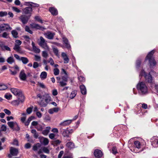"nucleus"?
I'll use <instances>...</instances> for the list:
<instances>
[{
  "instance_id": "f257e3e1",
  "label": "nucleus",
  "mask_w": 158,
  "mask_h": 158,
  "mask_svg": "<svg viewBox=\"0 0 158 158\" xmlns=\"http://www.w3.org/2000/svg\"><path fill=\"white\" fill-rule=\"evenodd\" d=\"M139 93L141 95L146 94L148 93V88L145 83L143 82H139L136 85Z\"/></svg>"
},
{
  "instance_id": "f03ea898",
  "label": "nucleus",
  "mask_w": 158,
  "mask_h": 158,
  "mask_svg": "<svg viewBox=\"0 0 158 158\" xmlns=\"http://www.w3.org/2000/svg\"><path fill=\"white\" fill-rule=\"evenodd\" d=\"M154 52V50H152L149 53L145 58V61L147 60L149 61L150 68H153L156 64V62L153 56Z\"/></svg>"
},
{
  "instance_id": "7ed1b4c3",
  "label": "nucleus",
  "mask_w": 158,
  "mask_h": 158,
  "mask_svg": "<svg viewBox=\"0 0 158 158\" xmlns=\"http://www.w3.org/2000/svg\"><path fill=\"white\" fill-rule=\"evenodd\" d=\"M11 92L15 96H18L19 100L21 102H23L24 100V96L22 94V91L17 89L12 88L10 89Z\"/></svg>"
},
{
  "instance_id": "20e7f679",
  "label": "nucleus",
  "mask_w": 158,
  "mask_h": 158,
  "mask_svg": "<svg viewBox=\"0 0 158 158\" xmlns=\"http://www.w3.org/2000/svg\"><path fill=\"white\" fill-rule=\"evenodd\" d=\"M154 73V71L151 70L150 72L147 75L146 74V72L144 71V70H142L140 73L139 76H144L145 79L146 81L148 83L151 84L152 83V76L151 75V73Z\"/></svg>"
},
{
  "instance_id": "39448f33",
  "label": "nucleus",
  "mask_w": 158,
  "mask_h": 158,
  "mask_svg": "<svg viewBox=\"0 0 158 158\" xmlns=\"http://www.w3.org/2000/svg\"><path fill=\"white\" fill-rule=\"evenodd\" d=\"M50 101V97L47 96H43L42 99L40 102L39 104L42 107H46Z\"/></svg>"
},
{
  "instance_id": "423d86ee",
  "label": "nucleus",
  "mask_w": 158,
  "mask_h": 158,
  "mask_svg": "<svg viewBox=\"0 0 158 158\" xmlns=\"http://www.w3.org/2000/svg\"><path fill=\"white\" fill-rule=\"evenodd\" d=\"M12 29V27L8 24L3 23L0 25V31H8Z\"/></svg>"
},
{
  "instance_id": "0eeeda50",
  "label": "nucleus",
  "mask_w": 158,
  "mask_h": 158,
  "mask_svg": "<svg viewBox=\"0 0 158 158\" xmlns=\"http://www.w3.org/2000/svg\"><path fill=\"white\" fill-rule=\"evenodd\" d=\"M32 11V9L31 7H27L23 9V13L25 15H28L29 17L31 16Z\"/></svg>"
},
{
  "instance_id": "6e6552de",
  "label": "nucleus",
  "mask_w": 158,
  "mask_h": 158,
  "mask_svg": "<svg viewBox=\"0 0 158 158\" xmlns=\"http://www.w3.org/2000/svg\"><path fill=\"white\" fill-rule=\"evenodd\" d=\"M29 18L30 17L28 16L22 15L19 17V19L22 23L24 24L27 23Z\"/></svg>"
},
{
  "instance_id": "1a4fd4ad",
  "label": "nucleus",
  "mask_w": 158,
  "mask_h": 158,
  "mask_svg": "<svg viewBox=\"0 0 158 158\" xmlns=\"http://www.w3.org/2000/svg\"><path fill=\"white\" fill-rule=\"evenodd\" d=\"M40 41L39 42V44L42 48L45 49L48 48L47 45V44L45 42V39L42 36H40Z\"/></svg>"
},
{
  "instance_id": "9d476101",
  "label": "nucleus",
  "mask_w": 158,
  "mask_h": 158,
  "mask_svg": "<svg viewBox=\"0 0 158 158\" xmlns=\"http://www.w3.org/2000/svg\"><path fill=\"white\" fill-rule=\"evenodd\" d=\"M72 130L69 131L67 130H64L62 128H61L60 131L64 137H68L70 133H71Z\"/></svg>"
},
{
  "instance_id": "9b49d317",
  "label": "nucleus",
  "mask_w": 158,
  "mask_h": 158,
  "mask_svg": "<svg viewBox=\"0 0 158 158\" xmlns=\"http://www.w3.org/2000/svg\"><path fill=\"white\" fill-rule=\"evenodd\" d=\"M94 155L96 157L100 158L102 157L103 153L102 151L99 149H96L94 152Z\"/></svg>"
},
{
  "instance_id": "f8f14e48",
  "label": "nucleus",
  "mask_w": 158,
  "mask_h": 158,
  "mask_svg": "<svg viewBox=\"0 0 158 158\" xmlns=\"http://www.w3.org/2000/svg\"><path fill=\"white\" fill-rule=\"evenodd\" d=\"M10 154L13 156H16L19 153V151L18 149L13 147L10 148Z\"/></svg>"
},
{
  "instance_id": "ddd939ff",
  "label": "nucleus",
  "mask_w": 158,
  "mask_h": 158,
  "mask_svg": "<svg viewBox=\"0 0 158 158\" xmlns=\"http://www.w3.org/2000/svg\"><path fill=\"white\" fill-rule=\"evenodd\" d=\"M31 27L32 28H35L38 30H42L45 29L43 27L40 26L37 24L32 23L30 25Z\"/></svg>"
},
{
  "instance_id": "4468645a",
  "label": "nucleus",
  "mask_w": 158,
  "mask_h": 158,
  "mask_svg": "<svg viewBox=\"0 0 158 158\" xmlns=\"http://www.w3.org/2000/svg\"><path fill=\"white\" fill-rule=\"evenodd\" d=\"M19 77L20 79L23 81H25L26 80L27 76L24 70H23L21 71L19 74Z\"/></svg>"
},
{
  "instance_id": "2eb2a0df",
  "label": "nucleus",
  "mask_w": 158,
  "mask_h": 158,
  "mask_svg": "<svg viewBox=\"0 0 158 158\" xmlns=\"http://www.w3.org/2000/svg\"><path fill=\"white\" fill-rule=\"evenodd\" d=\"M49 10L53 15L56 16L58 14V12L57 9L54 7H50L49 9Z\"/></svg>"
},
{
  "instance_id": "dca6fc26",
  "label": "nucleus",
  "mask_w": 158,
  "mask_h": 158,
  "mask_svg": "<svg viewBox=\"0 0 158 158\" xmlns=\"http://www.w3.org/2000/svg\"><path fill=\"white\" fill-rule=\"evenodd\" d=\"M54 35V33L50 32H47L44 34L45 37L50 40H52L53 39Z\"/></svg>"
},
{
  "instance_id": "f3484780",
  "label": "nucleus",
  "mask_w": 158,
  "mask_h": 158,
  "mask_svg": "<svg viewBox=\"0 0 158 158\" xmlns=\"http://www.w3.org/2000/svg\"><path fill=\"white\" fill-rule=\"evenodd\" d=\"M61 56L64 60V64L68 63L69 62V59L66 54L64 52H62Z\"/></svg>"
},
{
  "instance_id": "a211bd4d",
  "label": "nucleus",
  "mask_w": 158,
  "mask_h": 158,
  "mask_svg": "<svg viewBox=\"0 0 158 158\" xmlns=\"http://www.w3.org/2000/svg\"><path fill=\"white\" fill-rule=\"evenodd\" d=\"M25 3L26 5L28 6V4H29V6L32 7H38L39 6V5L38 4L32 2H25Z\"/></svg>"
},
{
  "instance_id": "6ab92c4d",
  "label": "nucleus",
  "mask_w": 158,
  "mask_h": 158,
  "mask_svg": "<svg viewBox=\"0 0 158 158\" xmlns=\"http://www.w3.org/2000/svg\"><path fill=\"white\" fill-rule=\"evenodd\" d=\"M63 41L64 44H65L66 48H70V46L68 40L65 37H63Z\"/></svg>"
},
{
  "instance_id": "aec40b11",
  "label": "nucleus",
  "mask_w": 158,
  "mask_h": 158,
  "mask_svg": "<svg viewBox=\"0 0 158 158\" xmlns=\"http://www.w3.org/2000/svg\"><path fill=\"white\" fill-rule=\"evenodd\" d=\"M72 120H66L60 123V125L62 126H65L69 125L72 122Z\"/></svg>"
},
{
  "instance_id": "412c9836",
  "label": "nucleus",
  "mask_w": 158,
  "mask_h": 158,
  "mask_svg": "<svg viewBox=\"0 0 158 158\" xmlns=\"http://www.w3.org/2000/svg\"><path fill=\"white\" fill-rule=\"evenodd\" d=\"M81 92L82 94L85 95L86 94V90L85 86L83 85H81L80 86Z\"/></svg>"
},
{
  "instance_id": "4be33fe9",
  "label": "nucleus",
  "mask_w": 158,
  "mask_h": 158,
  "mask_svg": "<svg viewBox=\"0 0 158 158\" xmlns=\"http://www.w3.org/2000/svg\"><path fill=\"white\" fill-rule=\"evenodd\" d=\"M51 129V127H47L46 128V129L43 130L42 133L44 135H47L48 133L49 132V131Z\"/></svg>"
},
{
  "instance_id": "5701e85b",
  "label": "nucleus",
  "mask_w": 158,
  "mask_h": 158,
  "mask_svg": "<svg viewBox=\"0 0 158 158\" xmlns=\"http://www.w3.org/2000/svg\"><path fill=\"white\" fill-rule=\"evenodd\" d=\"M16 123L15 122H9L7 123V124L11 129L13 130Z\"/></svg>"
},
{
  "instance_id": "b1692460",
  "label": "nucleus",
  "mask_w": 158,
  "mask_h": 158,
  "mask_svg": "<svg viewBox=\"0 0 158 158\" xmlns=\"http://www.w3.org/2000/svg\"><path fill=\"white\" fill-rule=\"evenodd\" d=\"M40 147L41 145L39 143H37L33 146L32 149L35 151H37Z\"/></svg>"
},
{
  "instance_id": "393cba45",
  "label": "nucleus",
  "mask_w": 158,
  "mask_h": 158,
  "mask_svg": "<svg viewBox=\"0 0 158 158\" xmlns=\"http://www.w3.org/2000/svg\"><path fill=\"white\" fill-rule=\"evenodd\" d=\"M31 133L34 134V137L35 139H37L39 137V135L35 129H32L31 130Z\"/></svg>"
},
{
  "instance_id": "a878e982",
  "label": "nucleus",
  "mask_w": 158,
  "mask_h": 158,
  "mask_svg": "<svg viewBox=\"0 0 158 158\" xmlns=\"http://www.w3.org/2000/svg\"><path fill=\"white\" fill-rule=\"evenodd\" d=\"M20 60H21L23 63L24 64H27L29 62L28 59L27 58L24 57H21Z\"/></svg>"
},
{
  "instance_id": "bb28decb",
  "label": "nucleus",
  "mask_w": 158,
  "mask_h": 158,
  "mask_svg": "<svg viewBox=\"0 0 158 158\" xmlns=\"http://www.w3.org/2000/svg\"><path fill=\"white\" fill-rule=\"evenodd\" d=\"M61 142V141L59 139L55 140L52 142V144L54 146H57L60 144Z\"/></svg>"
},
{
  "instance_id": "cd10ccee",
  "label": "nucleus",
  "mask_w": 158,
  "mask_h": 158,
  "mask_svg": "<svg viewBox=\"0 0 158 158\" xmlns=\"http://www.w3.org/2000/svg\"><path fill=\"white\" fill-rule=\"evenodd\" d=\"M34 118V117L32 116H31L29 118L27 121L25 122V126H28L29 125L30 122Z\"/></svg>"
},
{
  "instance_id": "c85d7f7f",
  "label": "nucleus",
  "mask_w": 158,
  "mask_h": 158,
  "mask_svg": "<svg viewBox=\"0 0 158 158\" xmlns=\"http://www.w3.org/2000/svg\"><path fill=\"white\" fill-rule=\"evenodd\" d=\"M14 61V58L12 56L8 57L7 59V62L10 64H12Z\"/></svg>"
},
{
  "instance_id": "c756f323",
  "label": "nucleus",
  "mask_w": 158,
  "mask_h": 158,
  "mask_svg": "<svg viewBox=\"0 0 158 158\" xmlns=\"http://www.w3.org/2000/svg\"><path fill=\"white\" fill-rule=\"evenodd\" d=\"M11 34L15 38H17L18 37V33L15 30H13L11 31Z\"/></svg>"
},
{
  "instance_id": "7c9ffc66",
  "label": "nucleus",
  "mask_w": 158,
  "mask_h": 158,
  "mask_svg": "<svg viewBox=\"0 0 158 158\" xmlns=\"http://www.w3.org/2000/svg\"><path fill=\"white\" fill-rule=\"evenodd\" d=\"M47 76V73L45 72H42L40 75V77L41 78L44 79L46 78Z\"/></svg>"
},
{
  "instance_id": "2f4dec72",
  "label": "nucleus",
  "mask_w": 158,
  "mask_h": 158,
  "mask_svg": "<svg viewBox=\"0 0 158 158\" xmlns=\"http://www.w3.org/2000/svg\"><path fill=\"white\" fill-rule=\"evenodd\" d=\"M20 102H21L18 99V100H15L12 101L11 103L14 106H18Z\"/></svg>"
},
{
  "instance_id": "473e14b6",
  "label": "nucleus",
  "mask_w": 158,
  "mask_h": 158,
  "mask_svg": "<svg viewBox=\"0 0 158 158\" xmlns=\"http://www.w3.org/2000/svg\"><path fill=\"white\" fill-rule=\"evenodd\" d=\"M77 94V91L74 90L72 92L70 95V98L72 99Z\"/></svg>"
},
{
  "instance_id": "72a5a7b5",
  "label": "nucleus",
  "mask_w": 158,
  "mask_h": 158,
  "mask_svg": "<svg viewBox=\"0 0 158 158\" xmlns=\"http://www.w3.org/2000/svg\"><path fill=\"white\" fill-rule=\"evenodd\" d=\"M141 60L140 59H138L137 60L136 63V67L137 69H139L140 66Z\"/></svg>"
},
{
  "instance_id": "f704fd0d",
  "label": "nucleus",
  "mask_w": 158,
  "mask_h": 158,
  "mask_svg": "<svg viewBox=\"0 0 158 158\" xmlns=\"http://www.w3.org/2000/svg\"><path fill=\"white\" fill-rule=\"evenodd\" d=\"M1 36L2 38L7 39L9 37V34L6 32H4L1 35Z\"/></svg>"
},
{
  "instance_id": "c9c22d12",
  "label": "nucleus",
  "mask_w": 158,
  "mask_h": 158,
  "mask_svg": "<svg viewBox=\"0 0 158 158\" xmlns=\"http://www.w3.org/2000/svg\"><path fill=\"white\" fill-rule=\"evenodd\" d=\"M134 143L136 148H137L139 149L140 148L141 144L139 141H136L134 142Z\"/></svg>"
},
{
  "instance_id": "e433bc0d",
  "label": "nucleus",
  "mask_w": 158,
  "mask_h": 158,
  "mask_svg": "<svg viewBox=\"0 0 158 158\" xmlns=\"http://www.w3.org/2000/svg\"><path fill=\"white\" fill-rule=\"evenodd\" d=\"M66 145L68 148H73L74 143L71 142H69L66 143Z\"/></svg>"
},
{
  "instance_id": "4c0bfd02",
  "label": "nucleus",
  "mask_w": 158,
  "mask_h": 158,
  "mask_svg": "<svg viewBox=\"0 0 158 158\" xmlns=\"http://www.w3.org/2000/svg\"><path fill=\"white\" fill-rule=\"evenodd\" d=\"M1 48L3 50H6L7 51H10V48L9 47L7 46L4 45L3 44H2L1 46Z\"/></svg>"
},
{
  "instance_id": "58836bf2",
  "label": "nucleus",
  "mask_w": 158,
  "mask_h": 158,
  "mask_svg": "<svg viewBox=\"0 0 158 158\" xmlns=\"http://www.w3.org/2000/svg\"><path fill=\"white\" fill-rule=\"evenodd\" d=\"M42 56L45 59H47L48 56V54L46 51H43L42 52Z\"/></svg>"
},
{
  "instance_id": "ea45409f",
  "label": "nucleus",
  "mask_w": 158,
  "mask_h": 158,
  "mask_svg": "<svg viewBox=\"0 0 158 158\" xmlns=\"http://www.w3.org/2000/svg\"><path fill=\"white\" fill-rule=\"evenodd\" d=\"M7 88V86L4 84H0V90H3Z\"/></svg>"
},
{
  "instance_id": "a19ab883",
  "label": "nucleus",
  "mask_w": 158,
  "mask_h": 158,
  "mask_svg": "<svg viewBox=\"0 0 158 158\" xmlns=\"http://www.w3.org/2000/svg\"><path fill=\"white\" fill-rule=\"evenodd\" d=\"M20 47L19 46L18 44H15L14 46L13 49L18 52H19L20 50Z\"/></svg>"
},
{
  "instance_id": "79ce46f5",
  "label": "nucleus",
  "mask_w": 158,
  "mask_h": 158,
  "mask_svg": "<svg viewBox=\"0 0 158 158\" xmlns=\"http://www.w3.org/2000/svg\"><path fill=\"white\" fill-rule=\"evenodd\" d=\"M12 10L17 13H19L21 12V10L15 6H13L12 7Z\"/></svg>"
},
{
  "instance_id": "37998d69",
  "label": "nucleus",
  "mask_w": 158,
  "mask_h": 158,
  "mask_svg": "<svg viewBox=\"0 0 158 158\" xmlns=\"http://www.w3.org/2000/svg\"><path fill=\"white\" fill-rule=\"evenodd\" d=\"M25 30L26 31H27L31 34L33 33V32L31 30H30L29 27L27 26H26L25 27Z\"/></svg>"
},
{
  "instance_id": "c03bdc74",
  "label": "nucleus",
  "mask_w": 158,
  "mask_h": 158,
  "mask_svg": "<svg viewBox=\"0 0 158 158\" xmlns=\"http://www.w3.org/2000/svg\"><path fill=\"white\" fill-rule=\"evenodd\" d=\"M53 71L54 74L55 76L58 75L60 71L57 68L54 69L53 70Z\"/></svg>"
},
{
  "instance_id": "a18cd8bd",
  "label": "nucleus",
  "mask_w": 158,
  "mask_h": 158,
  "mask_svg": "<svg viewBox=\"0 0 158 158\" xmlns=\"http://www.w3.org/2000/svg\"><path fill=\"white\" fill-rule=\"evenodd\" d=\"M7 15V13L6 11H1L0 12V17H3L6 16Z\"/></svg>"
},
{
  "instance_id": "49530a36",
  "label": "nucleus",
  "mask_w": 158,
  "mask_h": 158,
  "mask_svg": "<svg viewBox=\"0 0 158 158\" xmlns=\"http://www.w3.org/2000/svg\"><path fill=\"white\" fill-rule=\"evenodd\" d=\"M13 130H15L16 131H19L20 130V128L18 124L16 122L15 125V127L13 129Z\"/></svg>"
},
{
  "instance_id": "de8ad7c7",
  "label": "nucleus",
  "mask_w": 158,
  "mask_h": 158,
  "mask_svg": "<svg viewBox=\"0 0 158 158\" xmlns=\"http://www.w3.org/2000/svg\"><path fill=\"white\" fill-rule=\"evenodd\" d=\"M33 108V107L32 106V107H29L27 109L26 112L27 114H30L31 113Z\"/></svg>"
},
{
  "instance_id": "09e8293b",
  "label": "nucleus",
  "mask_w": 158,
  "mask_h": 158,
  "mask_svg": "<svg viewBox=\"0 0 158 158\" xmlns=\"http://www.w3.org/2000/svg\"><path fill=\"white\" fill-rule=\"evenodd\" d=\"M35 60L36 61H39L41 60V57L37 55H35Z\"/></svg>"
},
{
  "instance_id": "8fccbe9b",
  "label": "nucleus",
  "mask_w": 158,
  "mask_h": 158,
  "mask_svg": "<svg viewBox=\"0 0 158 158\" xmlns=\"http://www.w3.org/2000/svg\"><path fill=\"white\" fill-rule=\"evenodd\" d=\"M48 139L47 138H43V143L44 145H46L48 144Z\"/></svg>"
},
{
  "instance_id": "3c124183",
  "label": "nucleus",
  "mask_w": 158,
  "mask_h": 158,
  "mask_svg": "<svg viewBox=\"0 0 158 158\" xmlns=\"http://www.w3.org/2000/svg\"><path fill=\"white\" fill-rule=\"evenodd\" d=\"M112 151L114 155L118 153L117 149L115 146H114L112 147Z\"/></svg>"
},
{
  "instance_id": "603ef678",
  "label": "nucleus",
  "mask_w": 158,
  "mask_h": 158,
  "mask_svg": "<svg viewBox=\"0 0 158 158\" xmlns=\"http://www.w3.org/2000/svg\"><path fill=\"white\" fill-rule=\"evenodd\" d=\"M33 48V50L36 53H39L40 52V50L38 48H37L36 47H34Z\"/></svg>"
},
{
  "instance_id": "864d4df0",
  "label": "nucleus",
  "mask_w": 158,
  "mask_h": 158,
  "mask_svg": "<svg viewBox=\"0 0 158 158\" xmlns=\"http://www.w3.org/2000/svg\"><path fill=\"white\" fill-rule=\"evenodd\" d=\"M3 111L5 113L8 115H10L11 114V112L10 110L6 109H5L3 110Z\"/></svg>"
},
{
  "instance_id": "5fc2aeb1",
  "label": "nucleus",
  "mask_w": 158,
  "mask_h": 158,
  "mask_svg": "<svg viewBox=\"0 0 158 158\" xmlns=\"http://www.w3.org/2000/svg\"><path fill=\"white\" fill-rule=\"evenodd\" d=\"M43 151L45 153H49V151L48 149L45 147H44L42 148Z\"/></svg>"
},
{
  "instance_id": "6e6d98bb",
  "label": "nucleus",
  "mask_w": 158,
  "mask_h": 158,
  "mask_svg": "<svg viewBox=\"0 0 158 158\" xmlns=\"http://www.w3.org/2000/svg\"><path fill=\"white\" fill-rule=\"evenodd\" d=\"M35 19V20L40 22L41 23H43L42 20L40 19V17L39 16H36Z\"/></svg>"
},
{
  "instance_id": "4d7b16f0",
  "label": "nucleus",
  "mask_w": 158,
  "mask_h": 158,
  "mask_svg": "<svg viewBox=\"0 0 158 158\" xmlns=\"http://www.w3.org/2000/svg\"><path fill=\"white\" fill-rule=\"evenodd\" d=\"M78 80L81 81H84L85 80V78L81 76H79L78 77Z\"/></svg>"
},
{
  "instance_id": "13d9d810",
  "label": "nucleus",
  "mask_w": 158,
  "mask_h": 158,
  "mask_svg": "<svg viewBox=\"0 0 158 158\" xmlns=\"http://www.w3.org/2000/svg\"><path fill=\"white\" fill-rule=\"evenodd\" d=\"M60 86L62 87H63L67 85L66 82L65 81H61L59 82Z\"/></svg>"
},
{
  "instance_id": "bf43d9fd",
  "label": "nucleus",
  "mask_w": 158,
  "mask_h": 158,
  "mask_svg": "<svg viewBox=\"0 0 158 158\" xmlns=\"http://www.w3.org/2000/svg\"><path fill=\"white\" fill-rule=\"evenodd\" d=\"M39 66V64L37 62H34L33 67L34 69H36Z\"/></svg>"
},
{
  "instance_id": "052dcab7",
  "label": "nucleus",
  "mask_w": 158,
  "mask_h": 158,
  "mask_svg": "<svg viewBox=\"0 0 158 158\" xmlns=\"http://www.w3.org/2000/svg\"><path fill=\"white\" fill-rule=\"evenodd\" d=\"M35 128L38 131H41L43 129V127L41 125H38Z\"/></svg>"
},
{
  "instance_id": "680f3d73",
  "label": "nucleus",
  "mask_w": 158,
  "mask_h": 158,
  "mask_svg": "<svg viewBox=\"0 0 158 158\" xmlns=\"http://www.w3.org/2000/svg\"><path fill=\"white\" fill-rule=\"evenodd\" d=\"M6 130V127L5 125H2L1 127V130L2 131H5Z\"/></svg>"
},
{
  "instance_id": "e2e57ef3",
  "label": "nucleus",
  "mask_w": 158,
  "mask_h": 158,
  "mask_svg": "<svg viewBox=\"0 0 158 158\" xmlns=\"http://www.w3.org/2000/svg\"><path fill=\"white\" fill-rule=\"evenodd\" d=\"M55 135L53 133H50L49 135V138L52 139H54Z\"/></svg>"
},
{
  "instance_id": "0e129e2a",
  "label": "nucleus",
  "mask_w": 158,
  "mask_h": 158,
  "mask_svg": "<svg viewBox=\"0 0 158 158\" xmlns=\"http://www.w3.org/2000/svg\"><path fill=\"white\" fill-rule=\"evenodd\" d=\"M62 81L67 82L68 81V77L67 76H63L62 78Z\"/></svg>"
},
{
  "instance_id": "69168bd1",
  "label": "nucleus",
  "mask_w": 158,
  "mask_h": 158,
  "mask_svg": "<svg viewBox=\"0 0 158 158\" xmlns=\"http://www.w3.org/2000/svg\"><path fill=\"white\" fill-rule=\"evenodd\" d=\"M48 62L50 63V64L52 65H53L54 64V61L52 58H50Z\"/></svg>"
},
{
  "instance_id": "338daca9",
  "label": "nucleus",
  "mask_w": 158,
  "mask_h": 158,
  "mask_svg": "<svg viewBox=\"0 0 158 158\" xmlns=\"http://www.w3.org/2000/svg\"><path fill=\"white\" fill-rule=\"evenodd\" d=\"M12 144L17 146H18L19 145V143L18 141L16 139H15Z\"/></svg>"
},
{
  "instance_id": "774afa93",
  "label": "nucleus",
  "mask_w": 158,
  "mask_h": 158,
  "mask_svg": "<svg viewBox=\"0 0 158 158\" xmlns=\"http://www.w3.org/2000/svg\"><path fill=\"white\" fill-rule=\"evenodd\" d=\"M9 71L11 73V74L13 75H16L17 73V71H13L11 69H9Z\"/></svg>"
}]
</instances>
